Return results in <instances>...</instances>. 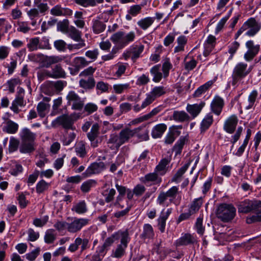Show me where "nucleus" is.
Instances as JSON below:
<instances>
[{
    "mask_svg": "<svg viewBox=\"0 0 261 261\" xmlns=\"http://www.w3.org/2000/svg\"><path fill=\"white\" fill-rule=\"evenodd\" d=\"M21 144L19 151L22 153H29L35 150V141L36 134L28 128H23L19 133Z\"/></svg>",
    "mask_w": 261,
    "mask_h": 261,
    "instance_id": "1",
    "label": "nucleus"
},
{
    "mask_svg": "<svg viewBox=\"0 0 261 261\" xmlns=\"http://www.w3.org/2000/svg\"><path fill=\"white\" fill-rule=\"evenodd\" d=\"M261 29V23L257 21L255 18L251 17L245 21L241 28L236 34V39L239 37L243 32L249 37L255 36Z\"/></svg>",
    "mask_w": 261,
    "mask_h": 261,
    "instance_id": "2",
    "label": "nucleus"
},
{
    "mask_svg": "<svg viewBox=\"0 0 261 261\" xmlns=\"http://www.w3.org/2000/svg\"><path fill=\"white\" fill-rule=\"evenodd\" d=\"M135 37L136 35L134 32L125 33L122 31H118L111 36L110 40L118 48H123L130 42L134 41Z\"/></svg>",
    "mask_w": 261,
    "mask_h": 261,
    "instance_id": "3",
    "label": "nucleus"
},
{
    "mask_svg": "<svg viewBox=\"0 0 261 261\" xmlns=\"http://www.w3.org/2000/svg\"><path fill=\"white\" fill-rule=\"evenodd\" d=\"M236 214V209L231 204L223 203L219 205L216 212L217 217L225 222H228L232 220Z\"/></svg>",
    "mask_w": 261,
    "mask_h": 261,
    "instance_id": "4",
    "label": "nucleus"
},
{
    "mask_svg": "<svg viewBox=\"0 0 261 261\" xmlns=\"http://www.w3.org/2000/svg\"><path fill=\"white\" fill-rule=\"evenodd\" d=\"M247 64L241 62L237 64L235 66L232 73V84L233 86L237 84L238 82L246 76H247L251 71V67L247 68Z\"/></svg>",
    "mask_w": 261,
    "mask_h": 261,
    "instance_id": "5",
    "label": "nucleus"
},
{
    "mask_svg": "<svg viewBox=\"0 0 261 261\" xmlns=\"http://www.w3.org/2000/svg\"><path fill=\"white\" fill-rule=\"evenodd\" d=\"M239 213H248L261 207V201L246 199L238 204Z\"/></svg>",
    "mask_w": 261,
    "mask_h": 261,
    "instance_id": "6",
    "label": "nucleus"
},
{
    "mask_svg": "<svg viewBox=\"0 0 261 261\" xmlns=\"http://www.w3.org/2000/svg\"><path fill=\"white\" fill-rule=\"evenodd\" d=\"M130 238L128 231L123 235L120 239V244H118L116 248L113 250L111 256L117 258H121L125 253V250Z\"/></svg>",
    "mask_w": 261,
    "mask_h": 261,
    "instance_id": "7",
    "label": "nucleus"
},
{
    "mask_svg": "<svg viewBox=\"0 0 261 261\" xmlns=\"http://www.w3.org/2000/svg\"><path fill=\"white\" fill-rule=\"evenodd\" d=\"M68 103L71 105L73 110H81L84 105V101L74 91H70L66 96Z\"/></svg>",
    "mask_w": 261,
    "mask_h": 261,
    "instance_id": "8",
    "label": "nucleus"
},
{
    "mask_svg": "<svg viewBox=\"0 0 261 261\" xmlns=\"http://www.w3.org/2000/svg\"><path fill=\"white\" fill-rule=\"evenodd\" d=\"M74 115H68L64 114L58 117L54 121L55 125H61L65 129H73Z\"/></svg>",
    "mask_w": 261,
    "mask_h": 261,
    "instance_id": "9",
    "label": "nucleus"
},
{
    "mask_svg": "<svg viewBox=\"0 0 261 261\" xmlns=\"http://www.w3.org/2000/svg\"><path fill=\"white\" fill-rule=\"evenodd\" d=\"M246 46L248 48L247 51L244 55V59L246 61H251L258 54L259 49V45H255L252 40L246 42Z\"/></svg>",
    "mask_w": 261,
    "mask_h": 261,
    "instance_id": "10",
    "label": "nucleus"
},
{
    "mask_svg": "<svg viewBox=\"0 0 261 261\" xmlns=\"http://www.w3.org/2000/svg\"><path fill=\"white\" fill-rule=\"evenodd\" d=\"M167 93L166 88L159 86L153 87L151 91L146 94V98L151 104L158 97H160Z\"/></svg>",
    "mask_w": 261,
    "mask_h": 261,
    "instance_id": "11",
    "label": "nucleus"
},
{
    "mask_svg": "<svg viewBox=\"0 0 261 261\" xmlns=\"http://www.w3.org/2000/svg\"><path fill=\"white\" fill-rule=\"evenodd\" d=\"M89 220L87 219L76 218L71 223H68V231L71 233L76 232L86 226Z\"/></svg>",
    "mask_w": 261,
    "mask_h": 261,
    "instance_id": "12",
    "label": "nucleus"
},
{
    "mask_svg": "<svg viewBox=\"0 0 261 261\" xmlns=\"http://www.w3.org/2000/svg\"><path fill=\"white\" fill-rule=\"evenodd\" d=\"M105 169L106 166L103 162H94L89 166L83 175L86 177L90 176L92 174H98Z\"/></svg>",
    "mask_w": 261,
    "mask_h": 261,
    "instance_id": "13",
    "label": "nucleus"
},
{
    "mask_svg": "<svg viewBox=\"0 0 261 261\" xmlns=\"http://www.w3.org/2000/svg\"><path fill=\"white\" fill-rule=\"evenodd\" d=\"M197 243L196 238L190 233H185L176 241V246H186Z\"/></svg>",
    "mask_w": 261,
    "mask_h": 261,
    "instance_id": "14",
    "label": "nucleus"
},
{
    "mask_svg": "<svg viewBox=\"0 0 261 261\" xmlns=\"http://www.w3.org/2000/svg\"><path fill=\"white\" fill-rule=\"evenodd\" d=\"M172 211V209L171 208H168L165 212L163 211L158 218L157 220L158 228L161 232L165 231L166 220L171 214Z\"/></svg>",
    "mask_w": 261,
    "mask_h": 261,
    "instance_id": "15",
    "label": "nucleus"
},
{
    "mask_svg": "<svg viewBox=\"0 0 261 261\" xmlns=\"http://www.w3.org/2000/svg\"><path fill=\"white\" fill-rule=\"evenodd\" d=\"M238 119L235 115L229 117L224 124V130L229 134L234 132L238 124Z\"/></svg>",
    "mask_w": 261,
    "mask_h": 261,
    "instance_id": "16",
    "label": "nucleus"
},
{
    "mask_svg": "<svg viewBox=\"0 0 261 261\" xmlns=\"http://www.w3.org/2000/svg\"><path fill=\"white\" fill-rule=\"evenodd\" d=\"M155 171L154 172L146 174L142 178V181L145 184L156 185L161 183L162 178Z\"/></svg>",
    "mask_w": 261,
    "mask_h": 261,
    "instance_id": "17",
    "label": "nucleus"
},
{
    "mask_svg": "<svg viewBox=\"0 0 261 261\" xmlns=\"http://www.w3.org/2000/svg\"><path fill=\"white\" fill-rule=\"evenodd\" d=\"M213 114L217 116H219L224 106L223 99L219 96H215L213 98Z\"/></svg>",
    "mask_w": 261,
    "mask_h": 261,
    "instance_id": "18",
    "label": "nucleus"
},
{
    "mask_svg": "<svg viewBox=\"0 0 261 261\" xmlns=\"http://www.w3.org/2000/svg\"><path fill=\"white\" fill-rule=\"evenodd\" d=\"M127 231V230L124 231L119 230L117 232H115L113 234H112L110 237L107 238L104 243L103 244L109 248L116 240H118L119 238H122V237L124 235V234Z\"/></svg>",
    "mask_w": 261,
    "mask_h": 261,
    "instance_id": "19",
    "label": "nucleus"
},
{
    "mask_svg": "<svg viewBox=\"0 0 261 261\" xmlns=\"http://www.w3.org/2000/svg\"><path fill=\"white\" fill-rule=\"evenodd\" d=\"M26 104L24 98L21 96H16L14 100L12 101L10 109L15 113L18 114L20 112L19 107H24Z\"/></svg>",
    "mask_w": 261,
    "mask_h": 261,
    "instance_id": "20",
    "label": "nucleus"
},
{
    "mask_svg": "<svg viewBox=\"0 0 261 261\" xmlns=\"http://www.w3.org/2000/svg\"><path fill=\"white\" fill-rule=\"evenodd\" d=\"M19 128V125L11 120H7L3 128V132L9 134H16Z\"/></svg>",
    "mask_w": 261,
    "mask_h": 261,
    "instance_id": "21",
    "label": "nucleus"
},
{
    "mask_svg": "<svg viewBox=\"0 0 261 261\" xmlns=\"http://www.w3.org/2000/svg\"><path fill=\"white\" fill-rule=\"evenodd\" d=\"M167 126L164 123H160L155 125L152 129L151 136L153 138H161L167 129Z\"/></svg>",
    "mask_w": 261,
    "mask_h": 261,
    "instance_id": "22",
    "label": "nucleus"
},
{
    "mask_svg": "<svg viewBox=\"0 0 261 261\" xmlns=\"http://www.w3.org/2000/svg\"><path fill=\"white\" fill-rule=\"evenodd\" d=\"M149 131L143 127H138L134 129V137L136 136L140 141L149 139Z\"/></svg>",
    "mask_w": 261,
    "mask_h": 261,
    "instance_id": "23",
    "label": "nucleus"
},
{
    "mask_svg": "<svg viewBox=\"0 0 261 261\" xmlns=\"http://www.w3.org/2000/svg\"><path fill=\"white\" fill-rule=\"evenodd\" d=\"M203 107V103L189 105L188 104L186 107L187 111L190 114L193 118H195L200 112Z\"/></svg>",
    "mask_w": 261,
    "mask_h": 261,
    "instance_id": "24",
    "label": "nucleus"
},
{
    "mask_svg": "<svg viewBox=\"0 0 261 261\" xmlns=\"http://www.w3.org/2000/svg\"><path fill=\"white\" fill-rule=\"evenodd\" d=\"M170 162V160L169 159H163L156 166L154 171L160 175H164L167 171V165H168Z\"/></svg>",
    "mask_w": 261,
    "mask_h": 261,
    "instance_id": "25",
    "label": "nucleus"
},
{
    "mask_svg": "<svg viewBox=\"0 0 261 261\" xmlns=\"http://www.w3.org/2000/svg\"><path fill=\"white\" fill-rule=\"evenodd\" d=\"M173 120L178 122L189 121L191 119L190 116L184 111H175L172 115Z\"/></svg>",
    "mask_w": 261,
    "mask_h": 261,
    "instance_id": "26",
    "label": "nucleus"
},
{
    "mask_svg": "<svg viewBox=\"0 0 261 261\" xmlns=\"http://www.w3.org/2000/svg\"><path fill=\"white\" fill-rule=\"evenodd\" d=\"M123 144L129 141V139L134 137V129L125 127L119 133Z\"/></svg>",
    "mask_w": 261,
    "mask_h": 261,
    "instance_id": "27",
    "label": "nucleus"
},
{
    "mask_svg": "<svg viewBox=\"0 0 261 261\" xmlns=\"http://www.w3.org/2000/svg\"><path fill=\"white\" fill-rule=\"evenodd\" d=\"M50 72L51 74V78L58 79L65 76V72L60 64H57L52 67Z\"/></svg>",
    "mask_w": 261,
    "mask_h": 261,
    "instance_id": "28",
    "label": "nucleus"
},
{
    "mask_svg": "<svg viewBox=\"0 0 261 261\" xmlns=\"http://www.w3.org/2000/svg\"><path fill=\"white\" fill-rule=\"evenodd\" d=\"M154 235L153 229L151 225L149 224H145L143 226V230L142 233L141 234L142 239H151L153 238Z\"/></svg>",
    "mask_w": 261,
    "mask_h": 261,
    "instance_id": "29",
    "label": "nucleus"
},
{
    "mask_svg": "<svg viewBox=\"0 0 261 261\" xmlns=\"http://www.w3.org/2000/svg\"><path fill=\"white\" fill-rule=\"evenodd\" d=\"M67 34L68 37L75 41H80L82 40L81 32L73 26L69 27Z\"/></svg>",
    "mask_w": 261,
    "mask_h": 261,
    "instance_id": "30",
    "label": "nucleus"
},
{
    "mask_svg": "<svg viewBox=\"0 0 261 261\" xmlns=\"http://www.w3.org/2000/svg\"><path fill=\"white\" fill-rule=\"evenodd\" d=\"M79 84L84 89H92L95 86V81L93 77H81Z\"/></svg>",
    "mask_w": 261,
    "mask_h": 261,
    "instance_id": "31",
    "label": "nucleus"
},
{
    "mask_svg": "<svg viewBox=\"0 0 261 261\" xmlns=\"http://www.w3.org/2000/svg\"><path fill=\"white\" fill-rule=\"evenodd\" d=\"M63 58L60 56H46L43 61L44 66L45 67L48 68L50 67L51 65L61 62Z\"/></svg>",
    "mask_w": 261,
    "mask_h": 261,
    "instance_id": "32",
    "label": "nucleus"
},
{
    "mask_svg": "<svg viewBox=\"0 0 261 261\" xmlns=\"http://www.w3.org/2000/svg\"><path fill=\"white\" fill-rule=\"evenodd\" d=\"M75 151L80 158H85L87 153L86 149V143L83 141L77 142L75 146Z\"/></svg>",
    "mask_w": 261,
    "mask_h": 261,
    "instance_id": "33",
    "label": "nucleus"
},
{
    "mask_svg": "<svg viewBox=\"0 0 261 261\" xmlns=\"http://www.w3.org/2000/svg\"><path fill=\"white\" fill-rule=\"evenodd\" d=\"M142 6L139 5H135L130 7L128 10V14L126 15L125 18L127 20H130L132 16L135 17L141 13Z\"/></svg>",
    "mask_w": 261,
    "mask_h": 261,
    "instance_id": "34",
    "label": "nucleus"
},
{
    "mask_svg": "<svg viewBox=\"0 0 261 261\" xmlns=\"http://www.w3.org/2000/svg\"><path fill=\"white\" fill-rule=\"evenodd\" d=\"M129 49L132 55L131 57L132 60L133 61H135L143 52L144 50V45L141 44L139 45H133L129 48Z\"/></svg>",
    "mask_w": 261,
    "mask_h": 261,
    "instance_id": "35",
    "label": "nucleus"
},
{
    "mask_svg": "<svg viewBox=\"0 0 261 261\" xmlns=\"http://www.w3.org/2000/svg\"><path fill=\"white\" fill-rule=\"evenodd\" d=\"M179 193L178 187L177 186H173L170 188L165 193L169 198L170 203H173L175 205H178L179 202L174 200V199L176 197L177 195Z\"/></svg>",
    "mask_w": 261,
    "mask_h": 261,
    "instance_id": "36",
    "label": "nucleus"
},
{
    "mask_svg": "<svg viewBox=\"0 0 261 261\" xmlns=\"http://www.w3.org/2000/svg\"><path fill=\"white\" fill-rule=\"evenodd\" d=\"M187 38L181 35L178 37L177 39V45L176 46L174 49V53L182 52L185 50V46L187 43Z\"/></svg>",
    "mask_w": 261,
    "mask_h": 261,
    "instance_id": "37",
    "label": "nucleus"
},
{
    "mask_svg": "<svg viewBox=\"0 0 261 261\" xmlns=\"http://www.w3.org/2000/svg\"><path fill=\"white\" fill-rule=\"evenodd\" d=\"M187 137L181 136L176 142L173 146V150L175 152L176 155L180 154L186 142L188 141Z\"/></svg>",
    "mask_w": 261,
    "mask_h": 261,
    "instance_id": "38",
    "label": "nucleus"
},
{
    "mask_svg": "<svg viewBox=\"0 0 261 261\" xmlns=\"http://www.w3.org/2000/svg\"><path fill=\"white\" fill-rule=\"evenodd\" d=\"M188 168V165L187 164L180 168L173 175L171 179V181L175 183L179 182L181 181L182 175L186 172Z\"/></svg>",
    "mask_w": 261,
    "mask_h": 261,
    "instance_id": "39",
    "label": "nucleus"
},
{
    "mask_svg": "<svg viewBox=\"0 0 261 261\" xmlns=\"http://www.w3.org/2000/svg\"><path fill=\"white\" fill-rule=\"evenodd\" d=\"M154 21V18L151 17H147L137 22V24L143 30L147 29L150 27Z\"/></svg>",
    "mask_w": 261,
    "mask_h": 261,
    "instance_id": "40",
    "label": "nucleus"
},
{
    "mask_svg": "<svg viewBox=\"0 0 261 261\" xmlns=\"http://www.w3.org/2000/svg\"><path fill=\"white\" fill-rule=\"evenodd\" d=\"M50 105L43 102H40L37 106V110L39 116L41 118H44L48 113Z\"/></svg>",
    "mask_w": 261,
    "mask_h": 261,
    "instance_id": "41",
    "label": "nucleus"
},
{
    "mask_svg": "<svg viewBox=\"0 0 261 261\" xmlns=\"http://www.w3.org/2000/svg\"><path fill=\"white\" fill-rule=\"evenodd\" d=\"M202 199L201 197L195 199L190 204L189 211L192 214L197 213L202 204Z\"/></svg>",
    "mask_w": 261,
    "mask_h": 261,
    "instance_id": "42",
    "label": "nucleus"
},
{
    "mask_svg": "<svg viewBox=\"0 0 261 261\" xmlns=\"http://www.w3.org/2000/svg\"><path fill=\"white\" fill-rule=\"evenodd\" d=\"M72 211L79 214H83L87 211L86 203L85 201H81L76 203L72 208Z\"/></svg>",
    "mask_w": 261,
    "mask_h": 261,
    "instance_id": "43",
    "label": "nucleus"
},
{
    "mask_svg": "<svg viewBox=\"0 0 261 261\" xmlns=\"http://www.w3.org/2000/svg\"><path fill=\"white\" fill-rule=\"evenodd\" d=\"M97 185L96 180L89 179L84 181L81 186V190L83 193H88L93 187Z\"/></svg>",
    "mask_w": 261,
    "mask_h": 261,
    "instance_id": "44",
    "label": "nucleus"
},
{
    "mask_svg": "<svg viewBox=\"0 0 261 261\" xmlns=\"http://www.w3.org/2000/svg\"><path fill=\"white\" fill-rule=\"evenodd\" d=\"M57 234L53 229H49L46 230L44 236V241L47 244L53 243L56 239Z\"/></svg>",
    "mask_w": 261,
    "mask_h": 261,
    "instance_id": "45",
    "label": "nucleus"
},
{
    "mask_svg": "<svg viewBox=\"0 0 261 261\" xmlns=\"http://www.w3.org/2000/svg\"><path fill=\"white\" fill-rule=\"evenodd\" d=\"M212 86V81H209L204 85L200 86L193 94L195 97H199L202 94L205 93Z\"/></svg>",
    "mask_w": 261,
    "mask_h": 261,
    "instance_id": "46",
    "label": "nucleus"
},
{
    "mask_svg": "<svg viewBox=\"0 0 261 261\" xmlns=\"http://www.w3.org/2000/svg\"><path fill=\"white\" fill-rule=\"evenodd\" d=\"M66 12L68 14L71 15L72 11L70 9L65 10L62 8L60 5H56L50 10L51 14L55 16H61L63 15L65 12Z\"/></svg>",
    "mask_w": 261,
    "mask_h": 261,
    "instance_id": "47",
    "label": "nucleus"
},
{
    "mask_svg": "<svg viewBox=\"0 0 261 261\" xmlns=\"http://www.w3.org/2000/svg\"><path fill=\"white\" fill-rule=\"evenodd\" d=\"M150 73L153 75V81L155 83H159L162 80L163 77V74L160 72V66L159 65H155L153 66L150 69Z\"/></svg>",
    "mask_w": 261,
    "mask_h": 261,
    "instance_id": "48",
    "label": "nucleus"
},
{
    "mask_svg": "<svg viewBox=\"0 0 261 261\" xmlns=\"http://www.w3.org/2000/svg\"><path fill=\"white\" fill-rule=\"evenodd\" d=\"M89 63L90 62L82 57H75L73 61V64L77 70L88 65Z\"/></svg>",
    "mask_w": 261,
    "mask_h": 261,
    "instance_id": "49",
    "label": "nucleus"
},
{
    "mask_svg": "<svg viewBox=\"0 0 261 261\" xmlns=\"http://www.w3.org/2000/svg\"><path fill=\"white\" fill-rule=\"evenodd\" d=\"M108 143L114 144L116 147H119L123 144L120 134L118 135L116 133L112 134L110 135Z\"/></svg>",
    "mask_w": 261,
    "mask_h": 261,
    "instance_id": "50",
    "label": "nucleus"
},
{
    "mask_svg": "<svg viewBox=\"0 0 261 261\" xmlns=\"http://www.w3.org/2000/svg\"><path fill=\"white\" fill-rule=\"evenodd\" d=\"M99 134V126L98 123H95L92 125L90 132L87 134L89 140H93L96 139Z\"/></svg>",
    "mask_w": 261,
    "mask_h": 261,
    "instance_id": "51",
    "label": "nucleus"
},
{
    "mask_svg": "<svg viewBox=\"0 0 261 261\" xmlns=\"http://www.w3.org/2000/svg\"><path fill=\"white\" fill-rule=\"evenodd\" d=\"M92 29L94 33L98 34L106 29V25L102 22L96 20L93 21Z\"/></svg>",
    "mask_w": 261,
    "mask_h": 261,
    "instance_id": "52",
    "label": "nucleus"
},
{
    "mask_svg": "<svg viewBox=\"0 0 261 261\" xmlns=\"http://www.w3.org/2000/svg\"><path fill=\"white\" fill-rule=\"evenodd\" d=\"M50 186V184L46 182L44 180L39 181L36 185V192L42 193L47 190Z\"/></svg>",
    "mask_w": 261,
    "mask_h": 261,
    "instance_id": "53",
    "label": "nucleus"
},
{
    "mask_svg": "<svg viewBox=\"0 0 261 261\" xmlns=\"http://www.w3.org/2000/svg\"><path fill=\"white\" fill-rule=\"evenodd\" d=\"M212 50V35H210L204 44L203 55L205 57L208 56Z\"/></svg>",
    "mask_w": 261,
    "mask_h": 261,
    "instance_id": "54",
    "label": "nucleus"
},
{
    "mask_svg": "<svg viewBox=\"0 0 261 261\" xmlns=\"http://www.w3.org/2000/svg\"><path fill=\"white\" fill-rule=\"evenodd\" d=\"M115 194L116 191L114 189H107L102 193L105 198V201L107 203L110 202L114 199Z\"/></svg>",
    "mask_w": 261,
    "mask_h": 261,
    "instance_id": "55",
    "label": "nucleus"
},
{
    "mask_svg": "<svg viewBox=\"0 0 261 261\" xmlns=\"http://www.w3.org/2000/svg\"><path fill=\"white\" fill-rule=\"evenodd\" d=\"M258 93L256 90H253L248 96V105L246 106V109L249 110L253 106L256 100Z\"/></svg>",
    "mask_w": 261,
    "mask_h": 261,
    "instance_id": "56",
    "label": "nucleus"
},
{
    "mask_svg": "<svg viewBox=\"0 0 261 261\" xmlns=\"http://www.w3.org/2000/svg\"><path fill=\"white\" fill-rule=\"evenodd\" d=\"M76 4L84 7L94 6L96 3L95 0H72Z\"/></svg>",
    "mask_w": 261,
    "mask_h": 261,
    "instance_id": "57",
    "label": "nucleus"
},
{
    "mask_svg": "<svg viewBox=\"0 0 261 261\" xmlns=\"http://www.w3.org/2000/svg\"><path fill=\"white\" fill-rule=\"evenodd\" d=\"M78 241L79 243V246H81L80 247V251L81 252H83L85 250H87L90 248V242L89 240L87 238L82 239L80 237H77Z\"/></svg>",
    "mask_w": 261,
    "mask_h": 261,
    "instance_id": "58",
    "label": "nucleus"
},
{
    "mask_svg": "<svg viewBox=\"0 0 261 261\" xmlns=\"http://www.w3.org/2000/svg\"><path fill=\"white\" fill-rule=\"evenodd\" d=\"M19 142L16 138L11 137L10 139L9 151L10 152H13L17 150Z\"/></svg>",
    "mask_w": 261,
    "mask_h": 261,
    "instance_id": "59",
    "label": "nucleus"
},
{
    "mask_svg": "<svg viewBox=\"0 0 261 261\" xmlns=\"http://www.w3.org/2000/svg\"><path fill=\"white\" fill-rule=\"evenodd\" d=\"M99 54L98 49L96 48L93 50H87L85 53V56L88 58L91 59V61H89L90 63L95 61L97 59Z\"/></svg>",
    "mask_w": 261,
    "mask_h": 261,
    "instance_id": "60",
    "label": "nucleus"
},
{
    "mask_svg": "<svg viewBox=\"0 0 261 261\" xmlns=\"http://www.w3.org/2000/svg\"><path fill=\"white\" fill-rule=\"evenodd\" d=\"M202 220V217H199L197 218L194 225L197 232L200 235H202L204 231V227L203 226Z\"/></svg>",
    "mask_w": 261,
    "mask_h": 261,
    "instance_id": "61",
    "label": "nucleus"
},
{
    "mask_svg": "<svg viewBox=\"0 0 261 261\" xmlns=\"http://www.w3.org/2000/svg\"><path fill=\"white\" fill-rule=\"evenodd\" d=\"M96 70V68L90 66L81 72L79 75L80 77H93V74Z\"/></svg>",
    "mask_w": 261,
    "mask_h": 261,
    "instance_id": "62",
    "label": "nucleus"
},
{
    "mask_svg": "<svg viewBox=\"0 0 261 261\" xmlns=\"http://www.w3.org/2000/svg\"><path fill=\"white\" fill-rule=\"evenodd\" d=\"M38 46H39V39L38 37L32 38L30 39L27 46L30 51L37 50Z\"/></svg>",
    "mask_w": 261,
    "mask_h": 261,
    "instance_id": "63",
    "label": "nucleus"
},
{
    "mask_svg": "<svg viewBox=\"0 0 261 261\" xmlns=\"http://www.w3.org/2000/svg\"><path fill=\"white\" fill-rule=\"evenodd\" d=\"M39 81H42L46 77H51V72L49 70L43 69L39 70L37 73Z\"/></svg>",
    "mask_w": 261,
    "mask_h": 261,
    "instance_id": "64",
    "label": "nucleus"
}]
</instances>
